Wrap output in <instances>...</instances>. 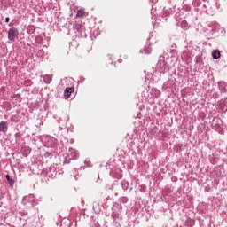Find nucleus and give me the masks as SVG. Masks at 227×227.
Here are the masks:
<instances>
[{"instance_id": "1", "label": "nucleus", "mask_w": 227, "mask_h": 227, "mask_svg": "<svg viewBox=\"0 0 227 227\" xmlns=\"http://www.w3.org/2000/svg\"><path fill=\"white\" fill-rule=\"evenodd\" d=\"M8 38L10 40H15V38H19V30L15 27H12L8 31Z\"/></svg>"}, {"instance_id": "7", "label": "nucleus", "mask_w": 227, "mask_h": 227, "mask_svg": "<svg viewBox=\"0 0 227 227\" xmlns=\"http://www.w3.org/2000/svg\"><path fill=\"white\" fill-rule=\"evenodd\" d=\"M5 178H6L7 182H10L12 180V178H10V175H6Z\"/></svg>"}, {"instance_id": "4", "label": "nucleus", "mask_w": 227, "mask_h": 227, "mask_svg": "<svg viewBox=\"0 0 227 227\" xmlns=\"http://www.w3.org/2000/svg\"><path fill=\"white\" fill-rule=\"evenodd\" d=\"M212 56L214 59H219V58H221V51H219V50H215L213 51Z\"/></svg>"}, {"instance_id": "5", "label": "nucleus", "mask_w": 227, "mask_h": 227, "mask_svg": "<svg viewBox=\"0 0 227 227\" xmlns=\"http://www.w3.org/2000/svg\"><path fill=\"white\" fill-rule=\"evenodd\" d=\"M76 16L77 17H86V11H84V9L78 10Z\"/></svg>"}, {"instance_id": "9", "label": "nucleus", "mask_w": 227, "mask_h": 227, "mask_svg": "<svg viewBox=\"0 0 227 227\" xmlns=\"http://www.w3.org/2000/svg\"><path fill=\"white\" fill-rule=\"evenodd\" d=\"M52 81V75H50V82Z\"/></svg>"}, {"instance_id": "2", "label": "nucleus", "mask_w": 227, "mask_h": 227, "mask_svg": "<svg viewBox=\"0 0 227 227\" xmlns=\"http://www.w3.org/2000/svg\"><path fill=\"white\" fill-rule=\"evenodd\" d=\"M74 91H75V89H74V87L67 88L64 92L65 98H70V95H72Z\"/></svg>"}, {"instance_id": "3", "label": "nucleus", "mask_w": 227, "mask_h": 227, "mask_svg": "<svg viewBox=\"0 0 227 227\" xmlns=\"http://www.w3.org/2000/svg\"><path fill=\"white\" fill-rule=\"evenodd\" d=\"M8 130V124L6 121H2L0 122V132H6Z\"/></svg>"}, {"instance_id": "8", "label": "nucleus", "mask_w": 227, "mask_h": 227, "mask_svg": "<svg viewBox=\"0 0 227 227\" xmlns=\"http://www.w3.org/2000/svg\"><path fill=\"white\" fill-rule=\"evenodd\" d=\"M5 22H6V24H8V22H10V18H6Z\"/></svg>"}, {"instance_id": "6", "label": "nucleus", "mask_w": 227, "mask_h": 227, "mask_svg": "<svg viewBox=\"0 0 227 227\" xmlns=\"http://www.w3.org/2000/svg\"><path fill=\"white\" fill-rule=\"evenodd\" d=\"M13 184H15V182H13L12 179H11L9 181V184L11 185V187H13Z\"/></svg>"}]
</instances>
